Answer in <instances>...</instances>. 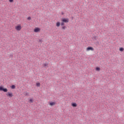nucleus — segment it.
<instances>
[{
	"label": "nucleus",
	"mask_w": 124,
	"mask_h": 124,
	"mask_svg": "<svg viewBox=\"0 0 124 124\" xmlns=\"http://www.w3.org/2000/svg\"><path fill=\"white\" fill-rule=\"evenodd\" d=\"M61 21L64 23H68V22H69V19L66 18H62Z\"/></svg>",
	"instance_id": "obj_2"
},
{
	"label": "nucleus",
	"mask_w": 124,
	"mask_h": 124,
	"mask_svg": "<svg viewBox=\"0 0 124 124\" xmlns=\"http://www.w3.org/2000/svg\"><path fill=\"white\" fill-rule=\"evenodd\" d=\"M26 95H28V93H26Z\"/></svg>",
	"instance_id": "obj_23"
},
{
	"label": "nucleus",
	"mask_w": 124,
	"mask_h": 124,
	"mask_svg": "<svg viewBox=\"0 0 124 124\" xmlns=\"http://www.w3.org/2000/svg\"><path fill=\"white\" fill-rule=\"evenodd\" d=\"M7 96H8V97L11 98L14 95H13V93H12V92H7V93L6 94Z\"/></svg>",
	"instance_id": "obj_3"
},
{
	"label": "nucleus",
	"mask_w": 124,
	"mask_h": 124,
	"mask_svg": "<svg viewBox=\"0 0 124 124\" xmlns=\"http://www.w3.org/2000/svg\"><path fill=\"white\" fill-rule=\"evenodd\" d=\"M64 23L65 22H64L63 21H62L61 24V26H64V25H65Z\"/></svg>",
	"instance_id": "obj_17"
},
{
	"label": "nucleus",
	"mask_w": 124,
	"mask_h": 124,
	"mask_svg": "<svg viewBox=\"0 0 124 124\" xmlns=\"http://www.w3.org/2000/svg\"><path fill=\"white\" fill-rule=\"evenodd\" d=\"M47 64H46V63H45L44 64V66H46L47 65Z\"/></svg>",
	"instance_id": "obj_20"
},
{
	"label": "nucleus",
	"mask_w": 124,
	"mask_h": 124,
	"mask_svg": "<svg viewBox=\"0 0 124 124\" xmlns=\"http://www.w3.org/2000/svg\"><path fill=\"white\" fill-rule=\"evenodd\" d=\"M34 32H39L40 31V28L36 27L34 29Z\"/></svg>",
	"instance_id": "obj_6"
},
{
	"label": "nucleus",
	"mask_w": 124,
	"mask_h": 124,
	"mask_svg": "<svg viewBox=\"0 0 124 124\" xmlns=\"http://www.w3.org/2000/svg\"><path fill=\"white\" fill-rule=\"evenodd\" d=\"M27 20H31V17L29 16V17L27 18Z\"/></svg>",
	"instance_id": "obj_18"
},
{
	"label": "nucleus",
	"mask_w": 124,
	"mask_h": 124,
	"mask_svg": "<svg viewBox=\"0 0 124 124\" xmlns=\"http://www.w3.org/2000/svg\"><path fill=\"white\" fill-rule=\"evenodd\" d=\"M56 27H57V28H59V27L61 26V22L59 21H58L57 22H56Z\"/></svg>",
	"instance_id": "obj_8"
},
{
	"label": "nucleus",
	"mask_w": 124,
	"mask_h": 124,
	"mask_svg": "<svg viewBox=\"0 0 124 124\" xmlns=\"http://www.w3.org/2000/svg\"><path fill=\"white\" fill-rule=\"evenodd\" d=\"M39 42H42V40L39 39Z\"/></svg>",
	"instance_id": "obj_21"
},
{
	"label": "nucleus",
	"mask_w": 124,
	"mask_h": 124,
	"mask_svg": "<svg viewBox=\"0 0 124 124\" xmlns=\"http://www.w3.org/2000/svg\"><path fill=\"white\" fill-rule=\"evenodd\" d=\"M29 102H30V103H33V99H30V100H29Z\"/></svg>",
	"instance_id": "obj_13"
},
{
	"label": "nucleus",
	"mask_w": 124,
	"mask_h": 124,
	"mask_svg": "<svg viewBox=\"0 0 124 124\" xmlns=\"http://www.w3.org/2000/svg\"><path fill=\"white\" fill-rule=\"evenodd\" d=\"M64 14V13H63V12H62V15H63Z\"/></svg>",
	"instance_id": "obj_22"
},
{
	"label": "nucleus",
	"mask_w": 124,
	"mask_h": 124,
	"mask_svg": "<svg viewBox=\"0 0 124 124\" xmlns=\"http://www.w3.org/2000/svg\"><path fill=\"white\" fill-rule=\"evenodd\" d=\"M48 104L50 106H54V105H55V104H56V102H49Z\"/></svg>",
	"instance_id": "obj_7"
},
{
	"label": "nucleus",
	"mask_w": 124,
	"mask_h": 124,
	"mask_svg": "<svg viewBox=\"0 0 124 124\" xmlns=\"http://www.w3.org/2000/svg\"><path fill=\"white\" fill-rule=\"evenodd\" d=\"M0 92H4V93H7L8 90L7 88H5L2 85L0 86Z\"/></svg>",
	"instance_id": "obj_1"
},
{
	"label": "nucleus",
	"mask_w": 124,
	"mask_h": 124,
	"mask_svg": "<svg viewBox=\"0 0 124 124\" xmlns=\"http://www.w3.org/2000/svg\"><path fill=\"white\" fill-rule=\"evenodd\" d=\"M124 47H120L119 48V51H120V52H124Z\"/></svg>",
	"instance_id": "obj_11"
},
{
	"label": "nucleus",
	"mask_w": 124,
	"mask_h": 124,
	"mask_svg": "<svg viewBox=\"0 0 124 124\" xmlns=\"http://www.w3.org/2000/svg\"><path fill=\"white\" fill-rule=\"evenodd\" d=\"M87 51H93L94 49L93 47L92 46H88L86 48Z\"/></svg>",
	"instance_id": "obj_5"
},
{
	"label": "nucleus",
	"mask_w": 124,
	"mask_h": 124,
	"mask_svg": "<svg viewBox=\"0 0 124 124\" xmlns=\"http://www.w3.org/2000/svg\"><path fill=\"white\" fill-rule=\"evenodd\" d=\"M62 30H65V29H66V26H62Z\"/></svg>",
	"instance_id": "obj_16"
},
{
	"label": "nucleus",
	"mask_w": 124,
	"mask_h": 124,
	"mask_svg": "<svg viewBox=\"0 0 124 124\" xmlns=\"http://www.w3.org/2000/svg\"><path fill=\"white\" fill-rule=\"evenodd\" d=\"M36 87H40V83L39 82L36 83Z\"/></svg>",
	"instance_id": "obj_15"
},
{
	"label": "nucleus",
	"mask_w": 124,
	"mask_h": 124,
	"mask_svg": "<svg viewBox=\"0 0 124 124\" xmlns=\"http://www.w3.org/2000/svg\"><path fill=\"white\" fill-rule=\"evenodd\" d=\"M11 88L12 90H15V89H16V86H15V85H12Z\"/></svg>",
	"instance_id": "obj_10"
},
{
	"label": "nucleus",
	"mask_w": 124,
	"mask_h": 124,
	"mask_svg": "<svg viewBox=\"0 0 124 124\" xmlns=\"http://www.w3.org/2000/svg\"><path fill=\"white\" fill-rule=\"evenodd\" d=\"M15 29L16 30V31H21V29H22V27L21 26V25H18L16 27Z\"/></svg>",
	"instance_id": "obj_4"
},
{
	"label": "nucleus",
	"mask_w": 124,
	"mask_h": 124,
	"mask_svg": "<svg viewBox=\"0 0 124 124\" xmlns=\"http://www.w3.org/2000/svg\"><path fill=\"white\" fill-rule=\"evenodd\" d=\"M96 71H100V67H96L95 68Z\"/></svg>",
	"instance_id": "obj_12"
},
{
	"label": "nucleus",
	"mask_w": 124,
	"mask_h": 124,
	"mask_svg": "<svg viewBox=\"0 0 124 124\" xmlns=\"http://www.w3.org/2000/svg\"><path fill=\"white\" fill-rule=\"evenodd\" d=\"M97 37V36H93L92 37V39H93L94 40H96Z\"/></svg>",
	"instance_id": "obj_14"
},
{
	"label": "nucleus",
	"mask_w": 124,
	"mask_h": 124,
	"mask_svg": "<svg viewBox=\"0 0 124 124\" xmlns=\"http://www.w3.org/2000/svg\"><path fill=\"white\" fill-rule=\"evenodd\" d=\"M10 2H13L14 1V0H9Z\"/></svg>",
	"instance_id": "obj_19"
},
{
	"label": "nucleus",
	"mask_w": 124,
	"mask_h": 124,
	"mask_svg": "<svg viewBox=\"0 0 124 124\" xmlns=\"http://www.w3.org/2000/svg\"><path fill=\"white\" fill-rule=\"evenodd\" d=\"M72 106L73 107H77V104L76 103H72Z\"/></svg>",
	"instance_id": "obj_9"
}]
</instances>
